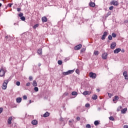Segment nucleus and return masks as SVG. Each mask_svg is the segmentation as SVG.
<instances>
[{
  "label": "nucleus",
  "instance_id": "nucleus-1",
  "mask_svg": "<svg viewBox=\"0 0 128 128\" xmlns=\"http://www.w3.org/2000/svg\"><path fill=\"white\" fill-rule=\"evenodd\" d=\"M6 70L4 68H1L0 70V76H4V74H6Z\"/></svg>",
  "mask_w": 128,
  "mask_h": 128
},
{
  "label": "nucleus",
  "instance_id": "nucleus-2",
  "mask_svg": "<svg viewBox=\"0 0 128 128\" xmlns=\"http://www.w3.org/2000/svg\"><path fill=\"white\" fill-rule=\"evenodd\" d=\"M8 80H6L4 81L2 86V90H6V88H8Z\"/></svg>",
  "mask_w": 128,
  "mask_h": 128
},
{
  "label": "nucleus",
  "instance_id": "nucleus-3",
  "mask_svg": "<svg viewBox=\"0 0 128 128\" xmlns=\"http://www.w3.org/2000/svg\"><path fill=\"white\" fill-rule=\"evenodd\" d=\"M74 72V70H69L68 72H63L62 74H64V76H68V74H72Z\"/></svg>",
  "mask_w": 128,
  "mask_h": 128
},
{
  "label": "nucleus",
  "instance_id": "nucleus-4",
  "mask_svg": "<svg viewBox=\"0 0 128 128\" xmlns=\"http://www.w3.org/2000/svg\"><path fill=\"white\" fill-rule=\"evenodd\" d=\"M108 32H104L103 35L102 36V38H101L102 40H106V36H108Z\"/></svg>",
  "mask_w": 128,
  "mask_h": 128
},
{
  "label": "nucleus",
  "instance_id": "nucleus-5",
  "mask_svg": "<svg viewBox=\"0 0 128 128\" xmlns=\"http://www.w3.org/2000/svg\"><path fill=\"white\" fill-rule=\"evenodd\" d=\"M89 76L90 78H96V74L92 72L89 74Z\"/></svg>",
  "mask_w": 128,
  "mask_h": 128
},
{
  "label": "nucleus",
  "instance_id": "nucleus-6",
  "mask_svg": "<svg viewBox=\"0 0 128 128\" xmlns=\"http://www.w3.org/2000/svg\"><path fill=\"white\" fill-rule=\"evenodd\" d=\"M110 4L113 6H118V2L116 0H113L110 2Z\"/></svg>",
  "mask_w": 128,
  "mask_h": 128
},
{
  "label": "nucleus",
  "instance_id": "nucleus-7",
  "mask_svg": "<svg viewBox=\"0 0 128 128\" xmlns=\"http://www.w3.org/2000/svg\"><path fill=\"white\" fill-rule=\"evenodd\" d=\"M108 53L104 52L102 55V58L103 60H106L108 58Z\"/></svg>",
  "mask_w": 128,
  "mask_h": 128
},
{
  "label": "nucleus",
  "instance_id": "nucleus-8",
  "mask_svg": "<svg viewBox=\"0 0 128 128\" xmlns=\"http://www.w3.org/2000/svg\"><path fill=\"white\" fill-rule=\"evenodd\" d=\"M82 48V44H80L74 47L75 50H80Z\"/></svg>",
  "mask_w": 128,
  "mask_h": 128
},
{
  "label": "nucleus",
  "instance_id": "nucleus-9",
  "mask_svg": "<svg viewBox=\"0 0 128 128\" xmlns=\"http://www.w3.org/2000/svg\"><path fill=\"white\" fill-rule=\"evenodd\" d=\"M116 46V43L115 42H112L110 45V48L112 50Z\"/></svg>",
  "mask_w": 128,
  "mask_h": 128
},
{
  "label": "nucleus",
  "instance_id": "nucleus-10",
  "mask_svg": "<svg viewBox=\"0 0 128 128\" xmlns=\"http://www.w3.org/2000/svg\"><path fill=\"white\" fill-rule=\"evenodd\" d=\"M123 76L124 77L125 80H128V72H126V71H124L123 72Z\"/></svg>",
  "mask_w": 128,
  "mask_h": 128
},
{
  "label": "nucleus",
  "instance_id": "nucleus-11",
  "mask_svg": "<svg viewBox=\"0 0 128 128\" xmlns=\"http://www.w3.org/2000/svg\"><path fill=\"white\" fill-rule=\"evenodd\" d=\"M42 21L43 22H48V18H46V16H43L42 18Z\"/></svg>",
  "mask_w": 128,
  "mask_h": 128
},
{
  "label": "nucleus",
  "instance_id": "nucleus-12",
  "mask_svg": "<svg viewBox=\"0 0 128 128\" xmlns=\"http://www.w3.org/2000/svg\"><path fill=\"white\" fill-rule=\"evenodd\" d=\"M12 117L10 116L8 120V124H12Z\"/></svg>",
  "mask_w": 128,
  "mask_h": 128
},
{
  "label": "nucleus",
  "instance_id": "nucleus-13",
  "mask_svg": "<svg viewBox=\"0 0 128 128\" xmlns=\"http://www.w3.org/2000/svg\"><path fill=\"white\" fill-rule=\"evenodd\" d=\"M120 50H122L120 48H118L114 50V54H118Z\"/></svg>",
  "mask_w": 128,
  "mask_h": 128
},
{
  "label": "nucleus",
  "instance_id": "nucleus-14",
  "mask_svg": "<svg viewBox=\"0 0 128 128\" xmlns=\"http://www.w3.org/2000/svg\"><path fill=\"white\" fill-rule=\"evenodd\" d=\"M118 96H115L114 98L113 99V102H114V104H116V100H118Z\"/></svg>",
  "mask_w": 128,
  "mask_h": 128
},
{
  "label": "nucleus",
  "instance_id": "nucleus-15",
  "mask_svg": "<svg viewBox=\"0 0 128 128\" xmlns=\"http://www.w3.org/2000/svg\"><path fill=\"white\" fill-rule=\"evenodd\" d=\"M38 54L40 56L42 55V48H40V49L38 50Z\"/></svg>",
  "mask_w": 128,
  "mask_h": 128
},
{
  "label": "nucleus",
  "instance_id": "nucleus-16",
  "mask_svg": "<svg viewBox=\"0 0 128 128\" xmlns=\"http://www.w3.org/2000/svg\"><path fill=\"white\" fill-rule=\"evenodd\" d=\"M32 124H34V126H36V125L38 124V121L36 120H33L32 122Z\"/></svg>",
  "mask_w": 128,
  "mask_h": 128
},
{
  "label": "nucleus",
  "instance_id": "nucleus-17",
  "mask_svg": "<svg viewBox=\"0 0 128 128\" xmlns=\"http://www.w3.org/2000/svg\"><path fill=\"white\" fill-rule=\"evenodd\" d=\"M126 110H128V108H124L121 110V112L122 114H126Z\"/></svg>",
  "mask_w": 128,
  "mask_h": 128
},
{
  "label": "nucleus",
  "instance_id": "nucleus-18",
  "mask_svg": "<svg viewBox=\"0 0 128 128\" xmlns=\"http://www.w3.org/2000/svg\"><path fill=\"white\" fill-rule=\"evenodd\" d=\"M48 116H50V113H48V112H47L44 114V117L48 118Z\"/></svg>",
  "mask_w": 128,
  "mask_h": 128
},
{
  "label": "nucleus",
  "instance_id": "nucleus-19",
  "mask_svg": "<svg viewBox=\"0 0 128 128\" xmlns=\"http://www.w3.org/2000/svg\"><path fill=\"white\" fill-rule=\"evenodd\" d=\"M89 4L90 6H92V8H94V6H96V4L92 2H90Z\"/></svg>",
  "mask_w": 128,
  "mask_h": 128
},
{
  "label": "nucleus",
  "instance_id": "nucleus-20",
  "mask_svg": "<svg viewBox=\"0 0 128 128\" xmlns=\"http://www.w3.org/2000/svg\"><path fill=\"white\" fill-rule=\"evenodd\" d=\"M16 102L20 104V102H22V98H16Z\"/></svg>",
  "mask_w": 128,
  "mask_h": 128
},
{
  "label": "nucleus",
  "instance_id": "nucleus-21",
  "mask_svg": "<svg viewBox=\"0 0 128 128\" xmlns=\"http://www.w3.org/2000/svg\"><path fill=\"white\" fill-rule=\"evenodd\" d=\"M33 86H38V83H36V81L34 80L32 83Z\"/></svg>",
  "mask_w": 128,
  "mask_h": 128
},
{
  "label": "nucleus",
  "instance_id": "nucleus-22",
  "mask_svg": "<svg viewBox=\"0 0 128 128\" xmlns=\"http://www.w3.org/2000/svg\"><path fill=\"white\" fill-rule=\"evenodd\" d=\"M38 26H39L38 24H37L34 25V26H33V28H34V30H36V28H38Z\"/></svg>",
  "mask_w": 128,
  "mask_h": 128
},
{
  "label": "nucleus",
  "instance_id": "nucleus-23",
  "mask_svg": "<svg viewBox=\"0 0 128 128\" xmlns=\"http://www.w3.org/2000/svg\"><path fill=\"white\" fill-rule=\"evenodd\" d=\"M92 100H96L98 99V96L96 95H94L92 96Z\"/></svg>",
  "mask_w": 128,
  "mask_h": 128
},
{
  "label": "nucleus",
  "instance_id": "nucleus-24",
  "mask_svg": "<svg viewBox=\"0 0 128 128\" xmlns=\"http://www.w3.org/2000/svg\"><path fill=\"white\" fill-rule=\"evenodd\" d=\"M74 122V120H70L69 121V124H70V126H72V124H73Z\"/></svg>",
  "mask_w": 128,
  "mask_h": 128
},
{
  "label": "nucleus",
  "instance_id": "nucleus-25",
  "mask_svg": "<svg viewBox=\"0 0 128 128\" xmlns=\"http://www.w3.org/2000/svg\"><path fill=\"white\" fill-rule=\"evenodd\" d=\"M100 124V122H98V120H96L94 122V124L95 126H98V124Z\"/></svg>",
  "mask_w": 128,
  "mask_h": 128
},
{
  "label": "nucleus",
  "instance_id": "nucleus-26",
  "mask_svg": "<svg viewBox=\"0 0 128 128\" xmlns=\"http://www.w3.org/2000/svg\"><path fill=\"white\" fill-rule=\"evenodd\" d=\"M72 96H76L78 94V92H72Z\"/></svg>",
  "mask_w": 128,
  "mask_h": 128
},
{
  "label": "nucleus",
  "instance_id": "nucleus-27",
  "mask_svg": "<svg viewBox=\"0 0 128 128\" xmlns=\"http://www.w3.org/2000/svg\"><path fill=\"white\" fill-rule=\"evenodd\" d=\"M58 63L60 66H62V61L59 60H58Z\"/></svg>",
  "mask_w": 128,
  "mask_h": 128
},
{
  "label": "nucleus",
  "instance_id": "nucleus-28",
  "mask_svg": "<svg viewBox=\"0 0 128 128\" xmlns=\"http://www.w3.org/2000/svg\"><path fill=\"white\" fill-rule=\"evenodd\" d=\"M98 51L96 50V51H94V56H98Z\"/></svg>",
  "mask_w": 128,
  "mask_h": 128
},
{
  "label": "nucleus",
  "instance_id": "nucleus-29",
  "mask_svg": "<svg viewBox=\"0 0 128 128\" xmlns=\"http://www.w3.org/2000/svg\"><path fill=\"white\" fill-rule=\"evenodd\" d=\"M83 94L84 96H86L87 94H88V91H84V92H83Z\"/></svg>",
  "mask_w": 128,
  "mask_h": 128
},
{
  "label": "nucleus",
  "instance_id": "nucleus-30",
  "mask_svg": "<svg viewBox=\"0 0 128 128\" xmlns=\"http://www.w3.org/2000/svg\"><path fill=\"white\" fill-rule=\"evenodd\" d=\"M108 39L109 40H112V36L111 35H109L108 36Z\"/></svg>",
  "mask_w": 128,
  "mask_h": 128
},
{
  "label": "nucleus",
  "instance_id": "nucleus-31",
  "mask_svg": "<svg viewBox=\"0 0 128 128\" xmlns=\"http://www.w3.org/2000/svg\"><path fill=\"white\" fill-rule=\"evenodd\" d=\"M112 38H116V33H112Z\"/></svg>",
  "mask_w": 128,
  "mask_h": 128
},
{
  "label": "nucleus",
  "instance_id": "nucleus-32",
  "mask_svg": "<svg viewBox=\"0 0 128 128\" xmlns=\"http://www.w3.org/2000/svg\"><path fill=\"white\" fill-rule=\"evenodd\" d=\"M109 120H114V116H110Z\"/></svg>",
  "mask_w": 128,
  "mask_h": 128
},
{
  "label": "nucleus",
  "instance_id": "nucleus-33",
  "mask_svg": "<svg viewBox=\"0 0 128 128\" xmlns=\"http://www.w3.org/2000/svg\"><path fill=\"white\" fill-rule=\"evenodd\" d=\"M76 74H80V70L78 69H76Z\"/></svg>",
  "mask_w": 128,
  "mask_h": 128
},
{
  "label": "nucleus",
  "instance_id": "nucleus-34",
  "mask_svg": "<svg viewBox=\"0 0 128 128\" xmlns=\"http://www.w3.org/2000/svg\"><path fill=\"white\" fill-rule=\"evenodd\" d=\"M16 86H20V82H16Z\"/></svg>",
  "mask_w": 128,
  "mask_h": 128
},
{
  "label": "nucleus",
  "instance_id": "nucleus-35",
  "mask_svg": "<svg viewBox=\"0 0 128 128\" xmlns=\"http://www.w3.org/2000/svg\"><path fill=\"white\" fill-rule=\"evenodd\" d=\"M22 16H24V14H22V12H20L18 14V16H20V18L22 17Z\"/></svg>",
  "mask_w": 128,
  "mask_h": 128
},
{
  "label": "nucleus",
  "instance_id": "nucleus-36",
  "mask_svg": "<svg viewBox=\"0 0 128 128\" xmlns=\"http://www.w3.org/2000/svg\"><path fill=\"white\" fill-rule=\"evenodd\" d=\"M34 90H35V92H38V87H35L34 88Z\"/></svg>",
  "mask_w": 128,
  "mask_h": 128
},
{
  "label": "nucleus",
  "instance_id": "nucleus-37",
  "mask_svg": "<svg viewBox=\"0 0 128 128\" xmlns=\"http://www.w3.org/2000/svg\"><path fill=\"white\" fill-rule=\"evenodd\" d=\"M20 20H26V18L24 16H22L20 18Z\"/></svg>",
  "mask_w": 128,
  "mask_h": 128
},
{
  "label": "nucleus",
  "instance_id": "nucleus-38",
  "mask_svg": "<svg viewBox=\"0 0 128 128\" xmlns=\"http://www.w3.org/2000/svg\"><path fill=\"white\" fill-rule=\"evenodd\" d=\"M86 128H91L90 124H86Z\"/></svg>",
  "mask_w": 128,
  "mask_h": 128
},
{
  "label": "nucleus",
  "instance_id": "nucleus-39",
  "mask_svg": "<svg viewBox=\"0 0 128 128\" xmlns=\"http://www.w3.org/2000/svg\"><path fill=\"white\" fill-rule=\"evenodd\" d=\"M28 96H23V100H27Z\"/></svg>",
  "mask_w": 128,
  "mask_h": 128
},
{
  "label": "nucleus",
  "instance_id": "nucleus-40",
  "mask_svg": "<svg viewBox=\"0 0 128 128\" xmlns=\"http://www.w3.org/2000/svg\"><path fill=\"white\" fill-rule=\"evenodd\" d=\"M90 106V104H86L85 106L86 108H89Z\"/></svg>",
  "mask_w": 128,
  "mask_h": 128
},
{
  "label": "nucleus",
  "instance_id": "nucleus-41",
  "mask_svg": "<svg viewBox=\"0 0 128 128\" xmlns=\"http://www.w3.org/2000/svg\"><path fill=\"white\" fill-rule=\"evenodd\" d=\"M29 80H30V81L32 80V76H29Z\"/></svg>",
  "mask_w": 128,
  "mask_h": 128
},
{
  "label": "nucleus",
  "instance_id": "nucleus-42",
  "mask_svg": "<svg viewBox=\"0 0 128 128\" xmlns=\"http://www.w3.org/2000/svg\"><path fill=\"white\" fill-rule=\"evenodd\" d=\"M108 96L109 98H112V94L108 93Z\"/></svg>",
  "mask_w": 128,
  "mask_h": 128
},
{
  "label": "nucleus",
  "instance_id": "nucleus-43",
  "mask_svg": "<svg viewBox=\"0 0 128 128\" xmlns=\"http://www.w3.org/2000/svg\"><path fill=\"white\" fill-rule=\"evenodd\" d=\"M122 108V106H120L118 108V110H120Z\"/></svg>",
  "mask_w": 128,
  "mask_h": 128
},
{
  "label": "nucleus",
  "instance_id": "nucleus-44",
  "mask_svg": "<svg viewBox=\"0 0 128 128\" xmlns=\"http://www.w3.org/2000/svg\"><path fill=\"white\" fill-rule=\"evenodd\" d=\"M114 9V6H110V8H109V10H113Z\"/></svg>",
  "mask_w": 128,
  "mask_h": 128
},
{
  "label": "nucleus",
  "instance_id": "nucleus-45",
  "mask_svg": "<svg viewBox=\"0 0 128 128\" xmlns=\"http://www.w3.org/2000/svg\"><path fill=\"white\" fill-rule=\"evenodd\" d=\"M30 86V82H28L26 84V86Z\"/></svg>",
  "mask_w": 128,
  "mask_h": 128
},
{
  "label": "nucleus",
  "instance_id": "nucleus-46",
  "mask_svg": "<svg viewBox=\"0 0 128 128\" xmlns=\"http://www.w3.org/2000/svg\"><path fill=\"white\" fill-rule=\"evenodd\" d=\"M12 4H8V6H9V8H12Z\"/></svg>",
  "mask_w": 128,
  "mask_h": 128
},
{
  "label": "nucleus",
  "instance_id": "nucleus-47",
  "mask_svg": "<svg viewBox=\"0 0 128 128\" xmlns=\"http://www.w3.org/2000/svg\"><path fill=\"white\" fill-rule=\"evenodd\" d=\"M76 120H80V118L79 116L77 117L76 118Z\"/></svg>",
  "mask_w": 128,
  "mask_h": 128
},
{
  "label": "nucleus",
  "instance_id": "nucleus-48",
  "mask_svg": "<svg viewBox=\"0 0 128 128\" xmlns=\"http://www.w3.org/2000/svg\"><path fill=\"white\" fill-rule=\"evenodd\" d=\"M2 110H3L2 108H0V114H1L2 112Z\"/></svg>",
  "mask_w": 128,
  "mask_h": 128
},
{
  "label": "nucleus",
  "instance_id": "nucleus-49",
  "mask_svg": "<svg viewBox=\"0 0 128 128\" xmlns=\"http://www.w3.org/2000/svg\"><path fill=\"white\" fill-rule=\"evenodd\" d=\"M60 122H62V121L64 120V118H60Z\"/></svg>",
  "mask_w": 128,
  "mask_h": 128
},
{
  "label": "nucleus",
  "instance_id": "nucleus-50",
  "mask_svg": "<svg viewBox=\"0 0 128 128\" xmlns=\"http://www.w3.org/2000/svg\"><path fill=\"white\" fill-rule=\"evenodd\" d=\"M20 10H21L20 8H17V12H20Z\"/></svg>",
  "mask_w": 128,
  "mask_h": 128
},
{
  "label": "nucleus",
  "instance_id": "nucleus-51",
  "mask_svg": "<svg viewBox=\"0 0 128 128\" xmlns=\"http://www.w3.org/2000/svg\"><path fill=\"white\" fill-rule=\"evenodd\" d=\"M124 128H128V125H124Z\"/></svg>",
  "mask_w": 128,
  "mask_h": 128
},
{
  "label": "nucleus",
  "instance_id": "nucleus-52",
  "mask_svg": "<svg viewBox=\"0 0 128 128\" xmlns=\"http://www.w3.org/2000/svg\"><path fill=\"white\" fill-rule=\"evenodd\" d=\"M84 52V49H82L80 52Z\"/></svg>",
  "mask_w": 128,
  "mask_h": 128
},
{
  "label": "nucleus",
  "instance_id": "nucleus-53",
  "mask_svg": "<svg viewBox=\"0 0 128 128\" xmlns=\"http://www.w3.org/2000/svg\"><path fill=\"white\" fill-rule=\"evenodd\" d=\"M96 90H97V92H100V89H97Z\"/></svg>",
  "mask_w": 128,
  "mask_h": 128
},
{
  "label": "nucleus",
  "instance_id": "nucleus-54",
  "mask_svg": "<svg viewBox=\"0 0 128 128\" xmlns=\"http://www.w3.org/2000/svg\"><path fill=\"white\" fill-rule=\"evenodd\" d=\"M122 52H124V50H122Z\"/></svg>",
  "mask_w": 128,
  "mask_h": 128
},
{
  "label": "nucleus",
  "instance_id": "nucleus-55",
  "mask_svg": "<svg viewBox=\"0 0 128 128\" xmlns=\"http://www.w3.org/2000/svg\"><path fill=\"white\" fill-rule=\"evenodd\" d=\"M98 110H100V108H98Z\"/></svg>",
  "mask_w": 128,
  "mask_h": 128
},
{
  "label": "nucleus",
  "instance_id": "nucleus-56",
  "mask_svg": "<svg viewBox=\"0 0 128 128\" xmlns=\"http://www.w3.org/2000/svg\"><path fill=\"white\" fill-rule=\"evenodd\" d=\"M38 66H41L40 64H38Z\"/></svg>",
  "mask_w": 128,
  "mask_h": 128
},
{
  "label": "nucleus",
  "instance_id": "nucleus-57",
  "mask_svg": "<svg viewBox=\"0 0 128 128\" xmlns=\"http://www.w3.org/2000/svg\"><path fill=\"white\" fill-rule=\"evenodd\" d=\"M29 104H32V100H30V102H29Z\"/></svg>",
  "mask_w": 128,
  "mask_h": 128
},
{
  "label": "nucleus",
  "instance_id": "nucleus-58",
  "mask_svg": "<svg viewBox=\"0 0 128 128\" xmlns=\"http://www.w3.org/2000/svg\"><path fill=\"white\" fill-rule=\"evenodd\" d=\"M2 3H0V6H2Z\"/></svg>",
  "mask_w": 128,
  "mask_h": 128
},
{
  "label": "nucleus",
  "instance_id": "nucleus-59",
  "mask_svg": "<svg viewBox=\"0 0 128 128\" xmlns=\"http://www.w3.org/2000/svg\"><path fill=\"white\" fill-rule=\"evenodd\" d=\"M14 25H16V23L14 24Z\"/></svg>",
  "mask_w": 128,
  "mask_h": 128
},
{
  "label": "nucleus",
  "instance_id": "nucleus-60",
  "mask_svg": "<svg viewBox=\"0 0 128 128\" xmlns=\"http://www.w3.org/2000/svg\"><path fill=\"white\" fill-rule=\"evenodd\" d=\"M6 38H8V36H6Z\"/></svg>",
  "mask_w": 128,
  "mask_h": 128
},
{
  "label": "nucleus",
  "instance_id": "nucleus-61",
  "mask_svg": "<svg viewBox=\"0 0 128 128\" xmlns=\"http://www.w3.org/2000/svg\"><path fill=\"white\" fill-rule=\"evenodd\" d=\"M3 0V1H4V0Z\"/></svg>",
  "mask_w": 128,
  "mask_h": 128
}]
</instances>
